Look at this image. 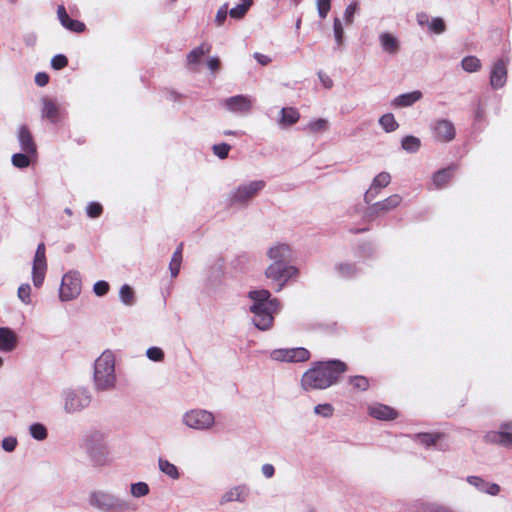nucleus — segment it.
I'll list each match as a JSON object with an SVG mask.
<instances>
[{
    "instance_id": "7",
    "label": "nucleus",
    "mask_w": 512,
    "mask_h": 512,
    "mask_svg": "<svg viewBox=\"0 0 512 512\" xmlns=\"http://www.w3.org/2000/svg\"><path fill=\"white\" fill-rule=\"evenodd\" d=\"M90 460L94 465H105L108 462L106 438L102 432L94 431L88 434L83 442Z\"/></svg>"
},
{
    "instance_id": "54",
    "label": "nucleus",
    "mask_w": 512,
    "mask_h": 512,
    "mask_svg": "<svg viewBox=\"0 0 512 512\" xmlns=\"http://www.w3.org/2000/svg\"><path fill=\"white\" fill-rule=\"evenodd\" d=\"M357 10V3H350L344 11V20L347 24H352L354 20V14Z\"/></svg>"
},
{
    "instance_id": "35",
    "label": "nucleus",
    "mask_w": 512,
    "mask_h": 512,
    "mask_svg": "<svg viewBox=\"0 0 512 512\" xmlns=\"http://www.w3.org/2000/svg\"><path fill=\"white\" fill-rule=\"evenodd\" d=\"M461 67L468 73H474L481 69L482 64L479 58L476 56H466L461 60Z\"/></svg>"
},
{
    "instance_id": "41",
    "label": "nucleus",
    "mask_w": 512,
    "mask_h": 512,
    "mask_svg": "<svg viewBox=\"0 0 512 512\" xmlns=\"http://www.w3.org/2000/svg\"><path fill=\"white\" fill-rule=\"evenodd\" d=\"M348 383L355 391H366L370 386L369 380L361 375L349 377Z\"/></svg>"
},
{
    "instance_id": "17",
    "label": "nucleus",
    "mask_w": 512,
    "mask_h": 512,
    "mask_svg": "<svg viewBox=\"0 0 512 512\" xmlns=\"http://www.w3.org/2000/svg\"><path fill=\"white\" fill-rule=\"evenodd\" d=\"M271 262L288 264L293 260L294 252L287 243L277 242L267 250Z\"/></svg>"
},
{
    "instance_id": "56",
    "label": "nucleus",
    "mask_w": 512,
    "mask_h": 512,
    "mask_svg": "<svg viewBox=\"0 0 512 512\" xmlns=\"http://www.w3.org/2000/svg\"><path fill=\"white\" fill-rule=\"evenodd\" d=\"M228 4H223L217 11L215 16V22L218 26H221L227 18Z\"/></svg>"
},
{
    "instance_id": "51",
    "label": "nucleus",
    "mask_w": 512,
    "mask_h": 512,
    "mask_svg": "<svg viewBox=\"0 0 512 512\" xmlns=\"http://www.w3.org/2000/svg\"><path fill=\"white\" fill-rule=\"evenodd\" d=\"M212 149L217 157H219L220 159H225L228 157V153L231 149V146L226 143H220L215 144Z\"/></svg>"
},
{
    "instance_id": "28",
    "label": "nucleus",
    "mask_w": 512,
    "mask_h": 512,
    "mask_svg": "<svg viewBox=\"0 0 512 512\" xmlns=\"http://www.w3.org/2000/svg\"><path fill=\"white\" fill-rule=\"evenodd\" d=\"M158 468H159L161 473L166 475L171 480L176 481L181 476V473H180L178 467L175 464L171 463L167 459H164V458L160 457L158 459Z\"/></svg>"
},
{
    "instance_id": "47",
    "label": "nucleus",
    "mask_w": 512,
    "mask_h": 512,
    "mask_svg": "<svg viewBox=\"0 0 512 512\" xmlns=\"http://www.w3.org/2000/svg\"><path fill=\"white\" fill-rule=\"evenodd\" d=\"M428 28L435 34H441L445 31L446 25L442 18L436 17L429 22Z\"/></svg>"
},
{
    "instance_id": "23",
    "label": "nucleus",
    "mask_w": 512,
    "mask_h": 512,
    "mask_svg": "<svg viewBox=\"0 0 512 512\" xmlns=\"http://www.w3.org/2000/svg\"><path fill=\"white\" fill-rule=\"evenodd\" d=\"M422 96H423V94L419 90H414L411 92L403 93V94H400L392 99L391 106L393 108L410 107L414 103L419 101L422 98Z\"/></svg>"
},
{
    "instance_id": "46",
    "label": "nucleus",
    "mask_w": 512,
    "mask_h": 512,
    "mask_svg": "<svg viewBox=\"0 0 512 512\" xmlns=\"http://www.w3.org/2000/svg\"><path fill=\"white\" fill-rule=\"evenodd\" d=\"M314 413L324 418H330L334 413V408L329 403L318 404L314 407Z\"/></svg>"
},
{
    "instance_id": "48",
    "label": "nucleus",
    "mask_w": 512,
    "mask_h": 512,
    "mask_svg": "<svg viewBox=\"0 0 512 512\" xmlns=\"http://www.w3.org/2000/svg\"><path fill=\"white\" fill-rule=\"evenodd\" d=\"M146 356L155 362H160L164 359V352L161 348L153 346L147 349Z\"/></svg>"
},
{
    "instance_id": "18",
    "label": "nucleus",
    "mask_w": 512,
    "mask_h": 512,
    "mask_svg": "<svg viewBox=\"0 0 512 512\" xmlns=\"http://www.w3.org/2000/svg\"><path fill=\"white\" fill-rule=\"evenodd\" d=\"M402 202V197L399 194H393L386 199L374 203L369 209V215L377 217L384 215L395 208H397Z\"/></svg>"
},
{
    "instance_id": "49",
    "label": "nucleus",
    "mask_w": 512,
    "mask_h": 512,
    "mask_svg": "<svg viewBox=\"0 0 512 512\" xmlns=\"http://www.w3.org/2000/svg\"><path fill=\"white\" fill-rule=\"evenodd\" d=\"M416 437H417V440L419 443H421L425 446H431L437 442L439 435L431 434V433H423V434H418Z\"/></svg>"
},
{
    "instance_id": "5",
    "label": "nucleus",
    "mask_w": 512,
    "mask_h": 512,
    "mask_svg": "<svg viewBox=\"0 0 512 512\" xmlns=\"http://www.w3.org/2000/svg\"><path fill=\"white\" fill-rule=\"evenodd\" d=\"M265 181L252 180L239 184L228 194L230 206L247 207L254 198L265 188Z\"/></svg>"
},
{
    "instance_id": "27",
    "label": "nucleus",
    "mask_w": 512,
    "mask_h": 512,
    "mask_svg": "<svg viewBox=\"0 0 512 512\" xmlns=\"http://www.w3.org/2000/svg\"><path fill=\"white\" fill-rule=\"evenodd\" d=\"M380 45L384 52L389 54H396L399 50L398 39L388 32H383L379 36Z\"/></svg>"
},
{
    "instance_id": "32",
    "label": "nucleus",
    "mask_w": 512,
    "mask_h": 512,
    "mask_svg": "<svg viewBox=\"0 0 512 512\" xmlns=\"http://www.w3.org/2000/svg\"><path fill=\"white\" fill-rule=\"evenodd\" d=\"M452 177V170L450 168L437 171L432 177V184L435 188L440 189L444 187Z\"/></svg>"
},
{
    "instance_id": "3",
    "label": "nucleus",
    "mask_w": 512,
    "mask_h": 512,
    "mask_svg": "<svg viewBox=\"0 0 512 512\" xmlns=\"http://www.w3.org/2000/svg\"><path fill=\"white\" fill-rule=\"evenodd\" d=\"M92 381L97 392H110L116 389V356L113 351L104 350L95 359Z\"/></svg>"
},
{
    "instance_id": "9",
    "label": "nucleus",
    "mask_w": 512,
    "mask_h": 512,
    "mask_svg": "<svg viewBox=\"0 0 512 512\" xmlns=\"http://www.w3.org/2000/svg\"><path fill=\"white\" fill-rule=\"evenodd\" d=\"M298 274L297 267L286 263L271 262L265 270L266 278L278 284L277 291L282 290L288 280L296 278Z\"/></svg>"
},
{
    "instance_id": "34",
    "label": "nucleus",
    "mask_w": 512,
    "mask_h": 512,
    "mask_svg": "<svg viewBox=\"0 0 512 512\" xmlns=\"http://www.w3.org/2000/svg\"><path fill=\"white\" fill-rule=\"evenodd\" d=\"M43 104L42 116L48 118L53 123L57 122L59 116V109L57 105L48 99H45Z\"/></svg>"
},
{
    "instance_id": "19",
    "label": "nucleus",
    "mask_w": 512,
    "mask_h": 512,
    "mask_svg": "<svg viewBox=\"0 0 512 512\" xmlns=\"http://www.w3.org/2000/svg\"><path fill=\"white\" fill-rule=\"evenodd\" d=\"M391 182V175L388 172H380L377 174L364 195L366 203H370L375 197L378 196L381 189L387 187Z\"/></svg>"
},
{
    "instance_id": "26",
    "label": "nucleus",
    "mask_w": 512,
    "mask_h": 512,
    "mask_svg": "<svg viewBox=\"0 0 512 512\" xmlns=\"http://www.w3.org/2000/svg\"><path fill=\"white\" fill-rule=\"evenodd\" d=\"M300 119L298 110L294 107H284L280 110V118L278 124L281 127L294 125Z\"/></svg>"
},
{
    "instance_id": "50",
    "label": "nucleus",
    "mask_w": 512,
    "mask_h": 512,
    "mask_svg": "<svg viewBox=\"0 0 512 512\" xmlns=\"http://www.w3.org/2000/svg\"><path fill=\"white\" fill-rule=\"evenodd\" d=\"M317 10L321 19L326 18L331 9V0H316Z\"/></svg>"
},
{
    "instance_id": "21",
    "label": "nucleus",
    "mask_w": 512,
    "mask_h": 512,
    "mask_svg": "<svg viewBox=\"0 0 512 512\" xmlns=\"http://www.w3.org/2000/svg\"><path fill=\"white\" fill-rule=\"evenodd\" d=\"M466 481L479 492L490 496H497L501 492V487L497 483L488 482L479 476H468Z\"/></svg>"
},
{
    "instance_id": "10",
    "label": "nucleus",
    "mask_w": 512,
    "mask_h": 512,
    "mask_svg": "<svg viewBox=\"0 0 512 512\" xmlns=\"http://www.w3.org/2000/svg\"><path fill=\"white\" fill-rule=\"evenodd\" d=\"M81 277L76 271H69L63 275L59 290L61 301H70L75 299L81 293Z\"/></svg>"
},
{
    "instance_id": "13",
    "label": "nucleus",
    "mask_w": 512,
    "mask_h": 512,
    "mask_svg": "<svg viewBox=\"0 0 512 512\" xmlns=\"http://www.w3.org/2000/svg\"><path fill=\"white\" fill-rule=\"evenodd\" d=\"M309 357V351L302 347L290 349L281 348L270 352V358L279 362H304L307 361Z\"/></svg>"
},
{
    "instance_id": "16",
    "label": "nucleus",
    "mask_w": 512,
    "mask_h": 512,
    "mask_svg": "<svg viewBox=\"0 0 512 512\" xmlns=\"http://www.w3.org/2000/svg\"><path fill=\"white\" fill-rule=\"evenodd\" d=\"M484 438L488 443L500 444L512 449V422L501 424L499 431H490Z\"/></svg>"
},
{
    "instance_id": "2",
    "label": "nucleus",
    "mask_w": 512,
    "mask_h": 512,
    "mask_svg": "<svg viewBox=\"0 0 512 512\" xmlns=\"http://www.w3.org/2000/svg\"><path fill=\"white\" fill-rule=\"evenodd\" d=\"M345 371L344 362L338 360L318 362L302 375L301 387L305 391L327 389L337 383L340 375Z\"/></svg>"
},
{
    "instance_id": "39",
    "label": "nucleus",
    "mask_w": 512,
    "mask_h": 512,
    "mask_svg": "<svg viewBox=\"0 0 512 512\" xmlns=\"http://www.w3.org/2000/svg\"><path fill=\"white\" fill-rule=\"evenodd\" d=\"M30 436L37 440L43 441L48 436L47 428L42 423H33L28 427Z\"/></svg>"
},
{
    "instance_id": "53",
    "label": "nucleus",
    "mask_w": 512,
    "mask_h": 512,
    "mask_svg": "<svg viewBox=\"0 0 512 512\" xmlns=\"http://www.w3.org/2000/svg\"><path fill=\"white\" fill-rule=\"evenodd\" d=\"M18 441L16 437L8 436L3 438L1 447L6 452H13L17 447Z\"/></svg>"
},
{
    "instance_id": "61",
    "label": "nucleus",
    "mask_w": 512,
    "mask_h": 512,
    "mask_svg": "<svg viewBox=\"0 0 512 512\" xmlns=\"http://www.w3.org/2000/svg\"><path fill=\"white\" fill-rule=\"evenodd\" d=\"M49 82V76L44 73V72H39L36 74L35 76V83L40 86V87H43L45 85H47Z\"/></svg>"
},
{
    "instance_id": "58",
    "label": "nucleus",
    "mask_w": 512,
    "mask_h": 512,
    "mask_svg": "<svg viewBox=\"0 0 512 512\" xmlns=\"http://www.w3.org/2000/svg\"><path fill=\"white\" fill-rule=\"evenodd\" d=\"M65 28L73 32H82L85 29V25L80 21L71 19L67 25H65Z\"/></svg>"
},
{
    "instance_id": "45",
    "label": "nucleus",
    "mask_w": 512,
    "mask_h": 512,
    "mask_svg": "<svg viewBox=\"0 0 512 512\" xmlns=\"http://www.w3.org/2000/svg\"><path fill=\"white\" fill-rule=\"evenodd\" d=\"M19 300L28 305L31 303V286L28 283L21 284L17 291Z\"/></svg>"
},
{
    "instance_id": "42",
    "label": "nucleus",
    "mask_w": 512,
    "mask_h": 512,
    "mask_svg": "<svg viewBox=\"0 0 512 512\" xmlns=\"http://www.w3.org/2000/svg\"><path fill=\"white\" fill-rule=\"evenodd\" d=\"M333 33L336 47L340 48L344 43V29L341 20L337 17L333 20Z\"/></svg>"
},
{
    "instance_id": "37",
    "label": "nucleus",
    "mask_w": 512,
    "mask_h": 512,
    "mask_svg": "<svg viewBox=\"0 0 512 512\" xmlns=\"http://www.w3.org/2000/svg\"><path fill=\"white\" fill-rule=\"evenodd\" d=\"M119 298L126 306H132L136 301L134 290L128 284H124L120 287Z\"/></svg>"
},
{
    "instance_id": "20",
    "label": "nucleus",
    "mask_w": 512,
    "mask_h": 512,
    "mask_svg": "<svg viewBox=\"0 0 512 512\" xmlns=\"http://www.w3.org/2000/svg\"><path fill=\"white\" fill-rule=\"evenodd\" d=\"M433 132L435 138L441 142H450L456 134L453 123L447 119L436 121L433 126Z\"/></svg>"
},
{
    "instance_id": "4",
    "label": "nucleus",
    "mask_w": 512,
    "mask_h": 512,
    "mask_svg": "<svg viewBox=\"0 0 512 512\" xmlns=\"http://www.w3.org/2000/svg\"><path fill=\"white\" fill-rule=\"evenodd\" d=\"M87 501L90 507L99 512H131L136 510L130 501L103 489L90 491Z\"/></svg>"
},
{
    "instance_id": "62",
    "label": "nucleus",
    "mask_w": 512,
    "mask_h": 512,
    "mask_svg": "<svg viewBox=\"0 0 512 512\" xmlns=\"http://www.w3.org/2000/svg\"><path fill=\"white\" fill-rule=\"evenodd\" d=\"M261 472L265 478L269 479L274 476L275 469L272 464L266 463L261 467Z\"/></svg>"
},
{
    "instance_id": "25",
    "label": "nucleus",
    "mask_w": 512,
    "mask_h": 512,
    "mask_svg": "<svg viewBox=\"0 0 512 512\" xmlns=\"http://www.w3.org/2000/svg\"><path fill=\"white\" fill-rule=\"evenodd\" d=\"M18 141L23 152L27 154H36V145L31 133L25 126L19 128Z\"/></svg>"
},
{
    "instance_id": "60",
    "label": "nucleus",
    "mask_w": 512,
    "mask_h": 512,
    "mask_svg": "<svg viewBox=\"0 0 512 512\" xmlns=\"http://www.w3.org/2000/svg\"><path fill=\"white\" fill-rule=\"evenodd\" d=\"M318 78H319L320 83L326 89H331L333 87V80L326 73H324L322 71L318 72Z\"/></svg>"
},
{
    "instance_id": "15",
    "label": "nucleus",
    "mask_w": 512,
    "mask_h": 512,
    "mask_svg": "<svg viewBox=\"0 0 512 512\" xmlns=\"http://www.w3.org/2000/svg\"><path fill=\"white\" fill-rule=\"evenodd\" d=\"M250 497V488L247 484H238L229 487L220 497V504L232 502L246 503Z\"/></svg>"
},
{
    "instance_id": "64",
    "label": "nucleus",
    "mask_w": 512,
    "mask_h": 512,
    "mask_svg": "<svg viewBox=\"0 0 512 512\" xmlns=\"http://www.w3.org/2000/svg\"><path fill=\"white\" fill-rule=\"evenodd\" d=\"M254 58L259 64H261L263 66H265L271 62V58L269 56L258 53V52L254 53Z\"/></svg>"
},
{
    "instance_id": "12",
    "label": "nucleus",
    "mask_w": 512,
    "mask_h": 512,
    "mask_svg": "<svg viewBox=\"0 0 512 512\" xmlns=\"http://www.w3.org/2000/svg\"><path fill=\"white\" fill-rule=\"evenodd\" d=\"M253 104L254 99L251 96L243 94L228 97L220 101L221 107L236 114H248L252 110Z\"/></svg>"
},
{
    "instance_id": "38",
    "label": "nucleus",
    "mask_w": 512,
    "mask_h": 512,
    "mask_svg": "<svg viewBox=\"0 0 512 512\" xmlns=\"http://www.w3.org/2000/svg\"><path fill=\"white\" fill-rule=\"evenodd\" d=\"M252 6V0H242L240 4L229 10V15L233 19H241Z\"/></svg>"
},
{
    "instance_id": "22",
    "label": "nucleus",
    "mask_w": 512,
    "mask_h": 512,
    "mask_svg": "<svg viewBox=\"0 0 512 512\" xmlns=\"http://www.w3.org/2000/svg\"><path fill=\"white\" fill-rule=\"evenodd\" d=\"M368 414L377 420H393L398 417V412L392 407L381 404L373 403L368 406Z\"/></svg>"
},
{
    "instance_id": "44",
    "label": "nucleus",
    "mask_w": 512,
    "mask_h": 512,
    "mask_svg": "<svg viewBox=\"0 0 512 512\" xmlns=\"http://www.w3.org/2000/svg\"><path fill=\"white\" fill-rule=\"evenodd\" d=\"M33 154H27V153H16L12 156V164L17 168H26L30 165V159L29 157Z\"/></svg>"
},
{
    "instance_id": "1",
    "label": "nucleus",
    "mask_w": 512,
    "mask_h": 512,
    "mask_svg": "<svg viewBox=\"0 0 512 512\" xmlns=\"http://www.w3.org/2000/svg\"><path fill=\"white\" fill-rule=\"evenodd\" d=\"M250 300L249 312L252 314V323L261 331H268L273 327L274 315L281 305L278 299L271 298V293L266 289H254L248 292Z\"/></svg>"
},
{
    "instance_id": "52",
    "label": "nucleus",
    "mask_w": 512,
    "mask_h": 512,
    "mask_svg": "<svg viewBox=\"0 0 512 512\" xmlns=\"http://www.w3.org/2000/svg\"><path fill=\"white\" fill-rule=\"evenodd\" d=\"M102 206L98 202H90L86 207V213L90 218L99 217L102 213Z\"/></svg>"
},
{
    "instance_id": "55",
    "label": "nucleus",
    "mask_w": 512,
    "mask_h": 512,
    "mask_svg": "<svg viewBox=\"0 0 512 512\" xmlns=\"http://www.w3.org/2000/svg\"><path fill=\"white\" fill-rule=\"evenodd\" d=\"M109 291V284L106 281H97L93 286V292L97 296H104Z\"/></svg>"
},
{
    "instance_id": "11",
    "label": "nucleus",
    "mask_w": 512,
    "mask_h": 512,
    "mask_svg": "<svg viewBox=\"0 0 512 512\" xmlns=\"http://www.w3.org/2000/svg\"><path fill=\"white\" fill-rule=\"evenodd\" d=\"M46 272V248L44 243H40L37 246L32 265V282L36 288H40L43 285Z\"/></svg>"
},
{
    "instance_id": "29",
    "label": "nucleus",
    "mask_w": 512,
    "mask_h": 512,
    "mask_svg": "<svg viewBox=\"0 0 512 512\" xmlns=\"http://www.w3.org/2000/svg\"><path fill=\"white\" fill-rule=\"evenodd\" d=\"M182 250L183 244L181 243L177 249L174 251L170 263H169V271L172 278L178 276L182 263Z\"/></svg>"
},
{
    "instance_id": "30",
    "label": "nucleus",
    "mask_w": 512,
    "mask_h": 512,
    "mask_svg": "<svg viewBox=\"0 0 512 512\" xmlns=\"http://www.w3.org/2000/svg\"><path fill=\"white\" fill-rule=\"evenodd\" d=\"M211 51V45L202 43L198 47L194 48L187 56V62L189 65H195L199 62L200 58Z\"/></svg>"
},
{
    "instance_id": "63",
    "label": "nucleus",
    "mask_w": 512,
    "mask_h": 512,
    "mask_svg": "<svg viewBox=\"0 0 512 512\" xmlns=\"http://www.w3.org/2000/svg\"><path fill=\"white\" fill-rule=\"evenodd\" d=\"M207 66L212 72H216L220 68V60L217 57H212L207 61Z\"/></svg>"
},
{
    "instance_id": "43",
    "label": "nucleus",
    "mask_w": 512,
    "mask_h": 512,
    "mask_svg": "<svg viewBox=\"0 0 512 512\" xmlns=\"http://www.w3.org/2000/svg\"><path fill=\"white\" fill-rule=\"evenodd\" d=\"M335 269L342 278H350L356 274V268L351 263H339L336 265Z\"/></svg>"
},
{
    "instance_id": "36",
    "label": "nucleus",
    "mask_w": 512,
    "mask_h": 512,
    "mask_svg": "<svg viewBox=\"0 0 512 512\" xmlns=\"http://www.w3.org/2000/svg\"><path fill=\"white\" fill-rule=\"evenodd\" d=\"M129 492L133 498H143L150 493V487L146 482L139 481L130 484Z\"/></svg>"
},
{
    "instance_id": "14",
    "label": "nucleus",
    "mask_w": 512,
    "mask_h": 512,
    "mask_svg": "<svg viewBox=\"0 0 512 512\" xmlns=\"http://www.w3.org/2000/svg\"><path fill=\"white\" fill-rule=\"evenodd\" d=\"M509 58L502 57L495 61L490 70V85L497 90L503 88L508 76Z\"/></svg>"
},
{
    "instance_id": "6",
    "label": "nucleus",
    "mask_w": 512,
    "mask_h": 512,
    "mask_svg": "<svg viewBox=\"0 0 512 512\" xmlns=\"http://www.w3.org/2000/svg\"><path fill=\"white\" fill-rule=\"evenodd\" d=\"M91 400V393L84 388H67L61 392L63 410L68 414L81 412L90 405Z\"/></svg>"
},
{
    "instance_id": "33",
    "label": "nucleus",
    "mask_w": 512,
    "mask_h": 512,
    "mask_svg": "<svg viewBox=\"0 0 512 512\" xmlns=\"http://www.w3.org/2000/svg\"><path fill=\"white\" fill-rule=\"evenodd\" d=\"M329 128V121L325 118L312 119L305 126V130L309 133H323Z\"/></svg>"
},
{
    "instance_id": "31",
    "label": "nucleus",
    "mask_w": 512,
    "mask_h": 512,
    "mask_svg": "<svg viewBox=\"0 0 512 512\" xmlns=\"http://www.w3.org/2000/svg\"><path fill=\"white\" fill-rule=\"evenodd\" d=\"M378 123L386 133L394 132L399 127V124L392 113H385L380 116Z\"/></svg>"
},
{
    "instance_id": "57",
    "label": "nucleus",
    "mask_w": 512,
    "mask_h": 512,
    "mask_svg": "<svg viewBox=\"0 0 512 512\" xmlns=\"http://www.w3.org/2000/svg\"><path fill=\"white\" fill-rule=\"evenodd\" d=\"M67 63V58L62 54L55 55L51 60V66L57 70L64 68Z\"/></svg>"
},
{
    "instance_id": "40",
    "label": "nucleus",
    "mask_w": 512,
    "mask_h": 512,
    "mask_svg": "<svg viewBox=\"0 0 512 512\" xmlns=\"http://www.w3.org/2000/svg\"><path fill=\"white\" fill-rule=\"evenodd\" d=\"M421 141L419 138L409 135L405 136L401 141V147L408 153H415L419 150Z\"/></svg>"
},
{
    "instance_id": "8",
    "label": "nucleus",
    "mask_w": 512,
    "mask_h": 512,
    "mask_svg": "<svg viewBox=\"0 0 512 512\" xmlns=\"http://www.w3.org/2000/svg\"><path fill=\"white\" fill-rule=\"evenodd\" d=\"M181 422L189 429L208 431L215 425V416L206 409L194 408L182 415Z\"/></svg>"
},
{
    "instance_id": "59",
    "label": "nucleus",
    "mask_w": 512,
    "mask_h": 512,
    "mask_svg": "<svg viewBox=\"0 0 512 512\" xmlns=\"http://www.w3.org/2000/svg\"><path fill=\"white\" fill-rule=\"evenodd\" d=\"M57 15H58V19L63 27H65V25H67V23L71 20V18L69 17V15L66 12L65 7L62 5L58 6Z\"/></svg>"
},
{
    "instance_id": "24",
    "label": "nucleus",
    "mask_w": 512,
    "mask_h": 512,
    "mask_svg": "<svg viewBox=\"0 0 512 512\" xmlns=\"http://www.w3.org/2000/svg\"><path fill=\"white\" fill-rule=\"evenodd\" d=\"M17 346V336L11 329L0 327V351L11 352Z\"/></svg>"
}]
</instances>
